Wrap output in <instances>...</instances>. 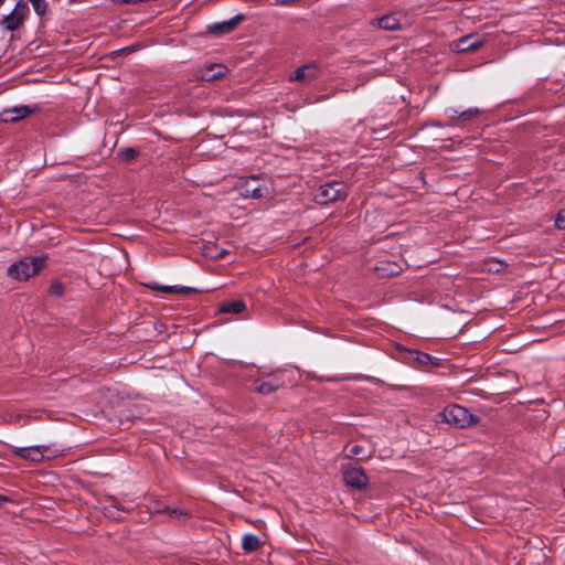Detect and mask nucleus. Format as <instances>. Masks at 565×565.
<instances>
[{
  "label": "nucleus",
  "mask_w": 565,
  "mask_h": 565,
  "mask_svg": "<svg viewBox=\"0 0 565 565\" xmlns=\"http://www.w3.org/2000/svg\"><path fill=\"white\" fill-rule=\"evenodd\" d=\"M28 13V4L20 0L17 2L12 12L3 18L1 24L8 31H15L23 24Z\"/></svg>",
  "instance_id": "nucleus-5"
},
{
  "label": "nucleus",
  "mask_w": 565,
  "mask_h": 565,
  "mask_svg": "<svg viewBox=\"0 0 565 565\" xmlns=\"http://www.w3.org/2000/svg\"><path fill=\"white\" fill-rule=\"evenodd\" d=\"M29 114V108L26 106H21L3 110L0 115V118L3 122H14L22 118H25Z\"/></svg>",
  "instance_id": "nucleus-12"
},
{
  "label": "nucleus",
  "mask_w": 565,
  "mask_h": 565,
  "mask_svg": "<svg viewBox=\"0 0 565 565\" xmlns=\"http://www.w3.org/2000/svg\"><path fill=\"white\" fill-rule=\"evenodd\" d=\"M45 260L44 256L22 259L8 268V275L18 280H26L43 268Z\"/></svg>",
  "instance_id": "nucleus-2"
},
{
  "label": "nucleus",
  "mask_w": 565,
  "mask_h": 565,
  "mask_svg": "<svg viewBox=\"0 0 565 565\" xmlns=\"http://www.w3.org/2000/svg\"><path fill=\"white\" fill-rule=\"evenodd\" d=\"M343 477L347 484L358 489L364 488L367 483V477L364 470L360 467H347L343 470Z\"/></svg>",
  "instance_id": "nucleus-10"
},
{
  "label": "nucleus",
  "mask_w": 565,
  "mask_h": 565,
  "mask_svg": "<svg viewBox=\"0 0 565 565\" xmlns=\"http://www.w3.org/2000/svg\"><path fill=\"white\" fill-rule=\"evenodd\" d=\"M371 23L386 31H397L406 29L409 25V20L407 15L402 12H393L374 19Z\"/></svg>",
  "instance_id": "nucleus-4"
},
{
  "label": "nucleus",
  "mask_w": 565,
  "mask_h": 565,
  "mask_svg": "<svg viewBox=\"0 0 565 565\" xmlns=\"http://www.w3.org/2000/svg\"><path fill=\"white\" fill-rule=\"evenodd\" d=\"M262 545L260 539L255 534H245L242 539V547L245 553H253Z\"/></svg>",
  "instance_id": "nucleus-15"
},
{
  "label": "nucleus",
  "mask_w": 565,
  "mask_h": 565,
  "mask_svg": "<svg viewBox=\"0 0 565 565\" xmlns=\"http://www.w3.org/2000/svg\"><path fill=\"white\" fill-rule=\"evenodd\" d=\"M460 113H461V111H459V110H457V109H455V108H448V109H446V114L448 115V117H449V119H450V122H449V124H447L446 126H454V125H457V122H458V121H460V119H459V114H460ZM441 126L444 127L445 125H441Z\"/></svg>",
  "instance_id": "nucleus-21"
},
{
  "label": "nucleus",
  "mask_w": 565,
  "mask_h": 565,
  "mask_svg": "<svg viewBox=\"0 0 565 565\" xmlns=\"http://www.w3.org/2000/svg\"><path fill=\"white\" fill-rule=\"evenodd\" d=\"M362 454H363V447L359 446V445H354L353 447L350 448L348 456L353 457V456H360Z\"/></svg>",
  "instance_id": "nucleus-24"
},
{
  "label": "nucleus",
  "mask_w": 565,
  "mask_h": 565,
  "mask_svg": "<svg viewBox=\"0 0 565 565\" xmlns=\"http://www.w3.org/2000/svg\"><path fill=\"white\" fill-rule=\"evenodd\" d=\"M397 273H398V270L396 269V265L394 266V268L388 270V275H394V274H397Z\"/></svg>",
  "instance_id": "nucleus-27"
},
{
  "label": "nucleus",
  "mask_w": 565,
  "mask_h": 565,
  "mask_svg": "<svg viewBox=\"0 0 565 565\" xmlns=\"http://www.w3.org/2000/svg\"><path fill=\"white\" fill-rule=\"evenodd\" d=\"M481 45L482 41L479 39V36L470 34L459 39L456 47L459 52H467L475 51L479 49Z\"/></svg>",
  "instance_id": "nucleus-13"
},
{
  "label": "nucleus",
  "mask_w": 565,
  "mask_h": 565,
  "mask_svg": "<svg viewBox=\"0 0 565 565\" xmlns=\"http://www.w3.org/2000/svg\"><path fill=\"white\" fill-rule=\"evenodd\" d=\"M555 225L557 226V228L559 230H565V209L562 210L556 220H555Z\"/></svg>",
  "instance_id": "nucleus-23"
},
{
  "label": "nucleus",
  "mask_w": 565,
  "mask_h": 565,
  "mask_svg": "<svg viewBox=\"0 0 565 565\" xmlns=\"http://www.w3.org/2000/svg\"><path fill=\"white\" fill-rule=\"evenodd\" d=\"M30 3L32 4L34 11L39 14V15H44L47 11V2L46 0H29Z\"/></svg>",
  "instance_id": "nucleus-20"
},
{
  "label": "nucleus",
  "mask_w": 565,
  "mask_h": 565,
  "mask_svg": "<svg viewBox=\"0 0 565 565\" xmlns=\"http://www.w3.org/2000/svg\"><path fill=\"white\" fill-rule=\"evenodd\" d=\"M480 115H481V110L477 107H472V108L462 110L459 114V119H460V121L467 122V121H471V120L478 118Z\"/></svg>",
  "instance_id": "nucleus-18"
},
{
  "label": "nucleus",
  "mask_w": 565,
  "mask_h": 565,
  "mask_svg": "<svg viewBox=\"0 0 565 565\" xmlns=\"http://www.w3.org/2000/svg\"><path fill=\"white\" fill-rule=\"evenodd\" d=\"M241 191L245 198L260 199L267 192V188L260 183L258 177L253 175L242 184Z\"/></svg>",
  "instance_id": "nucleus-9"
},
{
  "label": "nucleus",
  "mask_w": 565,
  "mask_h": 565,
  "mask_svg": "<svg viewBox=\"0 0 565 565\" xmlns=\"http://www.w3.org/2000/svg\"><path fill=\"white\" fill-rule=\"evenodd\" d=\"M321 74V68L316 63H309L298 67L289 77L290 82L310 83L317 79Z\"/></svg>",
  "instance_id": "nucleus-7"
},
{
  "label": "nucleus",
  "mask_w": 565,
  "mask_h": 565,
  "mask_svg": "<svg viewBox=\"0 0 565 565\" xmlns=\"http://www.w3.org/2000/svg\"><path fill=\"white\" fill-rule=\"evenodd\" d=\"M3 1H4V0H0V6L2 4V2H3Z\"/></svg>",
  "instance_id": "nucleus-28"
},
{
  "label": "nucleus",
  "mask_w": 565,
  "mask_h": 565,
  "mask_svg": "<svg viewBox=\"0 0 565 565\" xmlns=\"http://www.w3.org/2000/svg\"><path fill=\"white\" fill-rule=\"evenodd\" d=\"M149 287L153 290L161 291L164 294H189L193 291L191 287L185 286H161L158 284H152Z\"/></svg>",
  "instance_id": "nucleus-16"
},
{
  "label": "nucleus",
  "mask_w": 565,
  "mask_h": 565,
  "mask_svg": "<svg viewBox=\"0 0 565 565\" xmlns=\"http://www.w3.org/2000/svg\"><path fill=\"white\" fill-rule=\"evenodd\" d=\"M126 152H127V154H128V156H130V157H134V156L136 154V151H135L134 149H131V148H128V149L126 150Z\"/></svg>",
  "instance_id": "nucleus-26"
},
{
  "label": "nucleus",
  "mask_w": 565,
  "mask_h": 565,
  "mask_svg": "<svg viewBox=\"0 0 565 565\" xmlns=\"http://www.w3.org/2000/svg\"><path fill=\"white\" fill-rule=\"evenodd\" d=\"M239 20H241V18L237 17V18L231 19L228 21H225V22H222V23H217V24H215L212 28V30L213 31H217L220 33L231 32L232 30H234L236 28V25L238 24Z\"/></svg>",
  "instance_id": "nucleus-17"
},
{
  "label": "nucleus",
  "mask_w": 565,
  "mask_h": 565,
  "mask_svg": "<svg viewBox=\"0 0 565 565\" xmlns=\"http://www.w3.org/2000/svg\"><path fill=\"white\" fill-rule=\"evenodd\" d=\"M411 354H412L413 360L416 361L420 365H428L431 363L433 358L425 352L413 351Z\"/></svg>",
  "instance_id": "nucleus-19"
},
{
  "label": "nucleus",
  "mask_w": 565,
  "mask_h": 565,
  "mask_svg": "<svg viewBox=\"0 0 565 565\" xmlns=\"http://www.w3.org/2000/svg\"><path fill=\"white\" fill-rule=\"evenodd\" d=\"M245 309H246V305L244 301L235 300V301H230V302H223L220 306L218 311L222 313L238 315V313H242Z\"/></svg>",
  "instance_id": "nucleus-14"
},
{
  "label": "nucleus",
  "mask_w": 565,
  "mask_h": 565,
  "mask_svg": "<svg viewBox=\"0 0 565 565\" xmlns=\"http://www.w3.org/2000/svg\"><path fill=\"white\" fill-rule=\"evenodd\" d=\"M50 294L55 297H61L64 294V286L61 282H53L50 286Z\"/></svg>",
  "instance_id": "nucleus-22"
},
{
  "label": "nucleus",
  "mask_w": 565,
  "mask_h": 565,
  "mask_svg": "<svg viewBox=\"0 0 565 565\" xmlns=\"http://www.w3.org/2000/svg\"><path fill=\"white\" fill-rule=\"evenodd\" d=\"M49 450L46 446H30V447H14L12 454L31 462H41L44 459L45 451Z\"/></svg>",
  "instance_id": "nucleus-8"
},
{
  "label": "nucleus",
  "mask_w": 565,
  "mask_h": 565,
  "mask_svg": "<svg viewBox=\"0 0 565 565\" xmlns=\"http://www.w3.org/2000/svg\"><path fill=\"white\" fill-rule=\"evenodd\" d=\"M348 188L343 182L332 181L319 188L315 194V201L319 204H329L345 199Z\"/></svg>",
  "instance_id": "nucleus-3"
},
{
  "label": "nucleus",
  "mask_w": 565,
  "mask_h": 565,
  "mask_svg": "<svg viewBox=\"0 0 565 565\" xmlns=\"http://www.w3.org/2000/svg\"><path fill=\"white\" fill-rule=\"evenodd\" d=\"M226 67L221 64H211L201 71L200 78L203 81L212 82L223 77L226 73Z\"/></svg>",
  "instance_id": "nucleus-11"
},
{
  "label": "nucleus",
  "mask_w": 565,
  "mask_h": 565,
  "mask_svg": "<svg viewBox=\"0 0 565 565\" xmlns=\"http://www.w3.org/2000/svg\"><path fill=\"white\" fill-rule=\"evenodd\" d=\"M284 385L279 373H271L260 376L254 382V390L263 395H268Z\"/></svg>",
  "instance_id": "nucleus-6"
},
{
  "label": "nucleus",
  "mask_w": 565,
  "mask_h": 565,
  "mask_svg": "<svg viewBox=\"0 0 565 565\" xmlns=\"http://www.w3.org/2000/svg\"><path fill=\"white\" fill-rule=\"evenodd\" d=\"M440 417L443 422L457 428H468L479 423V417L457 404L446 406L440 413Z\"/></svg>",
  "instance_id": "nucleus-1"
},
{
  "label": "nucleus",
  "mask_w": 565,
  "mask_h": 565,
  "mask_svg": "<svg viewBox=\"0 0 565 565\" xmlns=\"http://www.w3.org/2000/svg\"><path fill=\"white\" fill-rule=\"evenodd\" d=\"M10 499L3 494H0V507H2L4 503L9 502Z\"/></svg>",
  "instance_id": "nucleus-25"
}]
</instances>
